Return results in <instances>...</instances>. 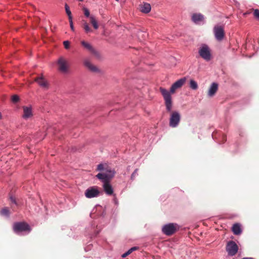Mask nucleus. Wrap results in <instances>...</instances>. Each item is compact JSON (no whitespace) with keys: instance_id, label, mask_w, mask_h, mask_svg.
Instances as JSON below:
<instances>
[{"instance_id":"aec40b11","label":"nucleus","mask_w":259,"mask_h":259,"mask_svg":"<svg viewBox=\"0 0 259 259\" xmlns=\"http://www.w3.org/2000/svg\"><path fill=\"white\" fill-rule=\"evenodd\" d=\"M90 22L93 25L94 29H97L99 28L97 20L94 16L92 15L90 17Z\"/></svg>"},{"instance_id":"4be33fe9","label":"nucleus","mask_w":259,"mask_h":259,"mask_svg":"<svg viewBox=\"0 0 259 259\" xmlns=\"http://www.w3.org/2000/svg\"><path fill=\"white\" fill-rule=\"evenodd\" d=\"M0 214L3 216L9 217L10 214V211L8 207H4L0 210Z\"/></svg>"},{"instance_id":"ddd939ff","label":"nucleus","mask_w":259,"mask_h":259,"mask_svg":"<svg viewBox=\"0 0 259 259\" xmlns=\"http://www.w3.org/2000/svg\"><path fill=\"white\" fill-rule=\"evenodd\" d=\"M83 65L90 71L93 72H98L100 71L99 69L96 66L93 64L88 59H85L83 60Z\"/></svg>"},{"instance_id":"1a4fd4ad","label":"nucleus","mask_w":259,"mask_h":259,"mask_svg":"<svg viewBox=\"0 0 259 259\" xmlns=\"http://www.w3.org/2000/svg\"><path fill=\"white\" fill-rule=\"evenodd\" d=\"M13 229L16 233L30 230L29 226L24 222L15 223Z\"/></svg>"},{"instance_id":"9b49d317","label":"nucleus","mask_w":259,"mask_h":259,"mask_svg":"<svg viewBox=\"0 0 259 259\" xmlns=\"http://www.w3.org/2000/svg\"><path fill=\"white\" fill-rule=\"evenodd\" d=\"M58 66L59 70L63 73H66L68 70V63L63 58H60L58 60Z\"/></svg>"},{"instance_id":"412c9836","label":"nucleus","mask_w":259,"mask_h":259,"mask_svg":"<svg viewBox=\"0 0 259 259\" xmlns=\"http://www.w3.org/2000/svg\"><path fill=\"white\" fill-rule=\"evenodd\" d=\"M82 27L84 30L85 33H88L92 32V29L89 26V24L87 21L82 20Z\"/></svg>"},{"instance_id":"b1692460","label":"nucleus","mask_w":259,"mask_h":259,"mask_svg":"<svg viewBox=\"0 0 259 259\" xmlns=\"http://www.w3.org/2000/svg\"><path fill=\"white\" fill-rule=\"evenodd\" d=\"M65 9L66 13L67 15H68V18H72V14H71V12L70 10L69 7L67 4H65Z\"/></svg>"},{"instance_id":"9d476101","label":"nucleus","mask_w":259,"mask_h":259,"mask_svg":"<svg viewBox=\"0 0 259 259\" xmlns=\"http://www.w3.org/2000/svg\"><path fill=\"white\" fill-rule=\"evenodd\" d=\"M81 44L84 49L87 50L91 54L97 57L99 56V53L96 50V49L92 46L91 44L84 40H82L81 41Z\"/></svg>"},{"instance_id":"dca6fc26","label":"nucleus","mask_w":259,"mask_h":259,"mask_svg":"<svg viewBox=\"0 0 259 259\" xmlns=\"http://www.w3.org/2000/svg\"><path fill=\"white\" fill-rule=\"evenodd\" d=\"M103 188L106 194L109 195H111L113 193V190L111 185L109 184V182H103Z\"/></svg>"},{"instance_id":"0eeeda50","label":"nucleus","mask_w":259,"mask_h":259,"mask_svg":"<svg viewBox=\"0 0 259 259\" xmlns=\"http://www.w3.org/2000/svg\"><path fill=\"white\" fill-rule=\"evenodd\" d=\"M100 194V191L97 186L88 188L84 192L85 196L88 198H92L98 197Z\"/></svg>"},{"instance_id":"72a5a7b5","label":"nucleus","mask_w":259,"mask_h":259,"mask_svg":"<svg viewBox=\"0 0 259 259\" xmlns=\"http://www.w3.org/2000/svg\"><path fill=\"white\" fill-rule=\"evenodd\" d=\"M137 169H136L134 172L132 174V176H131V178L132 179H133L134 178V177L135 176L136 173H137Z\"/></svg>"},{"instance_id":"a878e982","label":"nucleus","mask_w":259,"mask_h":259,"mask_svg":"<svg viewBox=\"0 0 259 259\" xmlns=\"http://www.w3.org/2000/svg\"><path fill=\"white\" fill-rule=\"evenodd\" d=\"M253 11V16L257 20H259V10L255 9Z\"/></svg>"},{"instance_id":"39448f33","label":"nucleus","mask_w":259,"mask_h":259,"mask_svg":"<svg viewBox=\"0 0 259 259\" xmlns=\"http://www.w3.org/2000/svg\"><path fill=\"white\" fill-rule=\"evenodd\" d=\"M181 119L180 114L177 111H173L171 113L169 125L170 127H177Z\"/></svg>"},{"instance_id":"5701e85b","label":"nucleus","mask_w":259,"mask_h":259,"mask_svg":"<svg viewBox=\"0 0 259 259\" xmlns=\"http://www.w3.org/2000/svg\"><path fill=\"white\" fill-rule=\"evenodd\" d=\"M190 87L191 89L194 90H196L198 88L196 81L193 79H191L190 81Z\"/></svg>"},{"instance_id":"6e6552de","label":"nucleus","mask_w":259,"mask_h":259,"mask_svg":"<svg viewBox=\"0 0 259 259\" xmlns=\"http://www.w3.org/2000/svg\"><path fill=\"white\" fill-rule=\"evenodd\" d=\"M213 33L215 38L218 41L222 40L225 36L224 27L219 25H215L213 28Z\"/></svg>"},{"instance_id":"7c9ffc66","label":"nucleus","mask_w":259,"mask_h":259,"mask_svg":"<svg viewBox=\"0 0 259 259\" xmlns=\"http://www.w3.org/2000/svg\"><path fill=\"white\" fill-rule=\"evenodd\" d=\"M10 200L12 203H14L16 205H17V203L16 202V200L15 197H13L12 196H11L10 197Z\"/></svg>"},{"instance_id":"4468645a","label":"nucleus","mask_w":259,"mask_h":259,"mask_svg":"<svg viewBox=\"0 0 259 259\" xmlns=\"http://www.w3.org/2000/svg\"><path fill=\"white\" fill-rule=\"evenodd\" d=\"M218 90V84L217 83H212L207 93V95L209 97H212L214 96Z\"/></svg>"},{"instance_id":"e433bc0d","label":"nucleus","mask_w":259,"mask_h":259,"mask_svg":"<svg viewBox=\"0 0 259 259\" xmlns=\"http://www.w3.org/2000/svg\"><path fill=\"white\" fill-rule=\"evenodd\" d=\"M115 1H117V2H118V1H119V0H115Z\"/></svg>"},{"instance_id":"2f4dec72","label":"nucleus","mask_w":259,"mask_h":259,"mask_svg":"<svg viewBox=\"0 0 259 259\" xmlns=\"http://www.w3.org/2000/svg\"><path fill=\"white\" fill-rule=\"evenodd\" d=\"M137 249H138V247H133L131 248L130 249H129L128 250V251H129L130 254H131L133 251L136 250Z\"/></svg>"},{"instance_id":"cd10ccee","label":"nucleus","mask_w":259,"mask_h":259,"mask_svg":"<svg viewBox=\"0 0 259 259\" xmlns=\"http://www.w3.org/2000/svg\"><path fill=\"white\" fill-rule=\"evenodd\" d=\"M106 168H104V165L103 164H100L97 166L98 170H105Z\"/></svg>"},{"instance_id":"f3484780","label":"nucleus","mask_w":259,"mask_h":259,"mask_svg":"<svg viewBox=\"0 0 259 259\" xmlns=\"http://www.w3.org/2000/svg\"><path fill=\"white\" fill-rule=\"evenodd\" d=\"M151 5L147 3H145L143 4L140 5V11L144 13H148L151 11Z\"/></svg>"},{"instance_id":"423d86ee","label":"nucleus","mask_w":259,"mask_h":259,"mask_svg":"<svg viewBox=\"0 0 259 259\" xmlns=\"http://www.w3.org/2000/svg\"><path fill=\"white\" fill-rule=\"evenodd\" d=\"M226 248L228 254L230 256L235 255L238 250V245L233 241H229L227 244Z\"/></svg>"},{"instance_id":"c85d7f7f","label":"nucleus","mask_w":259,"mask_h":259,"mask_svg":"<svg viewBox=\"0 0 259 259\" xmlns=\"http://www.w3.org/2000/svg\"><path fill=\"white\" fill-rule=\"evenodd\" d=\"M83 11H84V15L86 17H90V11H89V10L88 9L85 8H84L83 9Z\"/></svg>"},{"instance_id":"6ab92c4d","label":"nucleus","mask_w":259,"mask_h":259,"mask_svg":"<svg viewBox=\"0 0 259 259\" xmlns=\"http://www.w3.org/2000/svg\"><path fill=\"white\" fill-rule=\"evenodd\" d=\"M203 16L201 14H194L192 16V20L195 23H198L202 21Z\"/></svg>"},{"instance_id":"c756f323","label":"nucleus","mask_w":259,"mask_h":259,"mask_svg":"<svg viewBox=\"0 0 259 259\" xmlns=\"http://www.w3.org/2000/svg\"><path fill=\"white\" fill-rule=\"evenodd\" d=\"M63 44H64V47L65 49H68L69 48L70 42L69 41H68V40L64 41L63 42Z\"/></svg>"},{"instance_id":"20e7f679","label":"nucleus","mask_w":259,"mask_h":259,"mask_svg":"<svg viewBox=\"0 0 259 259\" xmlns=\"http://www.w3.org/2000/svg\"><path fill=\"white\" fill-rule=\"evenodd\" d=\"M178 229L179 227L177 224L169 223L162 227V231L164 234L167 236H171L176 232Z\"/></svg>"},{"instance_id":"bb28decb","label":"nucleus","mask_w":259,"mask_h":259,"mask_svg":"<svg viewBox=\"0 0 259 259\" xmlns=\"http://www.w3.org/2000/svg\"><path fill=\"white\" fill-rule=\"evenodd\" d=\"M68 19H69L70 28L72 31H74V27L73 24L72 17L68 18Z\"/></svg>"},{"instance_id":"2eb2a0df","label":"nucleus","mask_w":259,"mask_h":259,"mask_svg":"<svg viewBox=\"0 0 259 259\" xmlns=\"http://www.w3.org/2000/svg\"><path fill=\"white\" fill-rule=\"evenodd\" d=\"M23 110L22 117L24 119H27L32 116V109L30 107L23 106Z\"/></svg>"},{"instance_id":"7ed1b4c3","label":"nucleus","mask_w":259,"mask_h":259,"mask_svg":"<svg viewBox=\"0 0 259 259\" xmlns=\"http://www.w3.org/2000/svg\"><path fill=\"white\" fill-rule=\"evenodd\" d=\"M200 56L205 60L208 61L211 60V55L209 48L206 45H203L199 50Z\"/></svg>"},{"instance_id":"f8f14e48","label":"nucleus","mask_w":259,"mask_h":259,"mask_svg":"<svg viewBox=\"0 0 259 259\" xmlns=\"http://www.w3.org/2000/svg\"><path fill=\"white\" fill-rule=\"evenodd\" d=\"M34 81L36 82L40 87L44 89H48L49 88V83L42 74L36 77L34 79Z\"/></svg>"},{"instance_id":"393cba45","label":"nucleus","mask_w":259,"mask_h":259,"mask_svg":"<svg viewBox=\"0 0 259 259\" xmlns=\"http://www.w3.org/2000/svg\"><path fill=\"white\" fill-rule=\"evenodd\" d=\"M11 100L14 103H16L19 101V97L17 95H14L12 96Z\"/></svg>"},{"instance_id":"c9c22d12","label":"nucleus","mask_w":259,"mask_h":259,"mask_svg":"<svg viewBox=\"0 0 259 259\" xmlns=\"http://www.w3.org/2000/svg\"><path fill=\"white\" fill-rule=\"evenodd\" d=\"M79 1L82 2L83 0H78Z\"/></svg>"},{"instance_id":"473e14b6","label":"nucleus","mask_w":259,"mask_h":259,"mask_svg":"<svg viewBox=\"0 0 259 259\" xmlns=\"http://www.w3.org/2000/svg\"><path fill=\"white\" fill-rule=\"evenodd\" d=\"M130 254V252L129 251H126V252H125L124 253H123L122 255V257H126L127 255H128Z\"/></svg>"},{"instance_id":"a211bd4d","label":"nucleus","mask_w":259,"mask_h":259,"mask_svg":"<svg viewBox=\"0 0 259 259\" xmlns=\"http://www.w3.org/2000/svg\"><path fill=\"white\" fill-rule=\"evenodd\" d=\"M232 230L234 234L236 235L240 234L242 232L240 225L238 223L235 224L233 226Z\"/></svg>"},{"instance_id":"f03ea898","label":"nucleus","mask_w":259,"mask_h":259,"mask_svg":"<svg viewBox=\"0 0 259 259\" xmlns=\"http://www.w3.org/2000/svg\"><path fill=\"white\" fill-rule=\"evenodd\" d=\"M115 173L114 170L107 168L103 172L99 173L96 177L102 182H110L114 176Z\"/></svg>"},{"instance_id":"f704fd0d","label":"nucleus","mask_w":259,"mask_h":259,"mask_svg":"<svg viewBox=\"0 0 259 259\" xmlns=\"http://www.w3.org/2000/svg\"><path fill=\"white\" fill-rule=\"evenodd\" d=\"M1 118H2V114H1V113H0V119H1Z\"/></svg>"},{"instance_id":"f257e3e1","label":"nucleus","mask_w":259,"mask_h":259,"mask_svg":"<svg viewBox=\"0 0 259 259\" xmlns=\"http://www.w3.org/2000/svg\"><path fill=\"white\" fill-rule=\"evenodd\" d=\"M185 81L186 78L185 77L178 80L171 86L170 92L164 88H160L159 90L164 100L166 109L168 112L171 111L172 107V98L170 93L174 94L177 89L181 88L183 86Z\"/></svg>"}]
</instances>
